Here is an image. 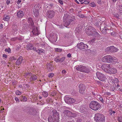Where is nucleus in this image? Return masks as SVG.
Returning <instances> with one entry per match:
<instances>
[{
	"mask_svg": "<svg viewBox=\"0 0 122 122\" xmlns=\"http://www.w3.org/2000/svg\"><path fill=\"white\" fill-rule=\"evenodd\" d=\"M110 64H103L101 66V68L105 71L107 73L109 69L111 68Z\"/></svg>",
	"mask_w": 122,
	"mask_h": 122,
	"instance_id": "obj_9",
	"label": "nucleus"
},
{
	"mask_svg": "<svg viewBox=\"0 0 122 122\" xmlns=\"http://www.w3.org/2000/svg\"><path fill=\"white\" fill-rule=\"evenodd\" d=\"M117 0H111L113 2L115 3V2Z\"/></svg>",
	"mask_w": 122,
	"mask_h": 122,
	"instance_id": "obj_61",
	"label": "nucleus"
},
{
	"mask_svg": "<svg viewBox=\"0 0 122 122\" xmlns=\"http://www.w3.org/2000/svg\"><path fill=\"white\" fill-rule=\"evenodd\" d=\"M54 74L53 73H51L48 74V76L50 78H52L54 76Z\"/></svg>",
	"mask_w": 122,
	"mask_h": 122,
	"instance_id": "obj_38",
	"label": "nucleus"
},
{
	"mask_svg": "<svg viewBox=\"0 0 122 122\" xmlns=\"http://www.w3.org/2000/svg\"><path fill=\"white\" fill-rule=\"evenodd\" d=\"M112 63L114 64H115L116 63H119L118 59L114 57H112Z\"/></svg>",
	"mask_w": 122,
	"mask_h": 122,
	"instance_id": "obj_23",
	"label": "nucleus"
},
{
	"mask_svg": "<svg viewBox=\"0 0 122 122\" xmlns=\"http://www.w3.org/2000/svg\"><path fill=\"white\" fill-rule=\"evenodd\" d=\"M47 66L48 70L50 72L51 71L54 69L53 65L51 62L49 64H47Z\"/></svg>",
	"mask_w": 122,
	"mask_h": 122,
	"instance_id": "obj_20",
	"label": "nucleus"
},
{
	"mask_svg": "<svg viewBox=\"0 0 122 122\" xmlns=\"http://www.w3.org/2000/svg\"><path fill=\"white\" fill-rule=\"evenodd\" d=\"M28 22L29 23H30L32 25L34 24V23L31 18H29L28 20Z\"/></svg>",
	"mask_w": 122,
	"mask_h": 122,
	"instance_id": "obj_30",
	"label": "nucleus"
},
{
	"mask_svg": "<svg viewBox=\"0 0 122 122\" xmlns=\"http://www.w3.org/2000/svg\"><path fill=\"white\" fill-rule=\"evenodd\" d=\"M77 70L82 72L88 73L90 72L89 69L87 67L82 65H78L75 67Z\"/></svg>",
	"mask_w": 122,
	"mask_h": 122,
	"instance_id": "obj_3",
	"label": "nucleus"
},
{
	"mask_svg": "<svg viewBox=\"0 0 122 122\" xmlns=\"http://www.w3.org/2000/svg\"><path fill=\"white\" fill-rule=\"evenodd\" d=\"M61 72L62 74H66V72L65 70H63Z\"/></svg>",
	"mask_w": 122,
	"mask_h": 122,
	"instance_id": "obj_47",
	"label": "nucleus"
},
{
	"mask_svg": "<svg viewBox=\"0 0 122 122\" xmlns=\"http://www.w3.org/2000/svg\"><path fill=\"white\" fill-rule=\"evenodd\" d=\"M5 51L10 53V52L11 50L9 48L8 49H5Z\"/></svg>",
	"mask_w": 122,
	"mask_h": 122,
	"instance_id": "obj_43",
	"label": "nucleus"
},
{
	"mask_svg": "<svg viewBox=\"0 0 122 122\" xmlns=\"http://www.w3.org/2000/svg\"><path fill=\"white\" fill-rule=\"evenodd\" d=\"M75 1L76 2L77 4H79V2L77 1V0H75Z\"/></svg>",
	"mask_w": 122,
	"mask_h": 122,
	"instance_id": "obj_63",
	"label": "nucleus"
},
{
	"mask_svg": "<svg viewBox=\"0 0 122 122\" xmlns=\"http://www.w3.org/2000/svg\"><path fill=\"white\" fill-rule=\"evenodd\" d=\"M3 57H5V58H7V56L5 54H4L3 55Z\"/></svg>",
	"mask_w": 122,
	"mask_h": 122,
	"instance_id": "obj_54",
	"label": "nucleus"
},
{
	"mask_svg": "<svg viewBox=\"0 0 122 122\" xmlns=\"http://www.w3.org/2000/svg\"><path fill=\"white\" fill-rule=\"evenodd\" d=\"M36 51L39 54H41L42 53H44L45 52V50L41 49H38V50H36Z\"/></svg>",
	"mask_w": 122,
	"mask_h": 122,
	"instance_id": "obj_25",
	"label": "nucleus"
},
{
	"mask_svg": "<svg viewBox=\"0 0 122 122\" xmlns=\"http://www.w3.org/2000/svg\"><path fill=\"white\" fill-rule=\"evenodd\" d=\"M16 94V95H20L21 94V92H20L19 91H17L15 92Z\"/></svg>",
	"mask_w": 122,
	"mask_h": 122,
	"instance_id": "obj_41",
	"label": "nucleus"
},
{
	"mask_svg": "<svg viewBox=\"0 0 122 122\" xmlns=\"http://www.w3.org/2000/svg\"><path fill=\"white\" fill-rule=\"evenodd\" d=\"M112 57L110 55H108L107 63H112Z\"/></svg>",
	"mask_w": 122,
	"mask_h": 122,
	"instance_id": "obj_29",
	"label": "nucleus"
},
{
	"mask_svg": "<svg viewBox=\"0 0 122 122\" xmlns=\"http://www.w3.org/2000/svg\"><path fill=\"white\" fill-rule=\"evenodd\" d=\"M67 56L68 57L70 58L71 56V55L70 53H69L67 54Z\"/></svg>",
	"mask_w": 122,
	"mask_h": 122,
	"instance_id": "obj_52",
	"label": "nucleus"
},
{
	"mask_svg": "<svg viewBox=\"0 0 122 122\" xmlns=\"http://www.w3.org/2000/svg\"><path fill=\"white\" fill-rule=\"evenodd\" d=\"M58 2L60 3L61 5H62L63 4V1L61 0H59L58 1Z\"/></svg>",
	"mask_w": 122,
	"mask_h": 122,
	"instance_id": "obj_50",
	"label": "nucleus"
},
{
	"mask_svg": "<svg viewBox=\"0 0 122 122\" xmlns=\"http://www.w3.org/2000/svg\"><path fill=\"white\" fill-rule=\"evenodd\" d=\"M59 10L60 12H62L63 10V8H59Z\"/></svg>",
	"mask_w": 122,
	"mask_h": 122,
	"instance_id": "obj_49",
	"label": "nucleus"
},
{
	"mask_svg": "<svg viewBox=\"0 0 122 122\" xmlns=\"http://www.w3.org/2000/svg\"><path fill=\"white\" fill-rule=\"evenodd\" d=\"M34 50L35 51L36 50V48L35 47H33V46L32 49Z\"/></svg>",
	"mask_w": 122,
	"mask_h": 122,
	"instance_id": "obj_59",
	"label": "nucleus"
},
{
	"mask_svg": "<svg viewBox=\"0 0 122 122\" xmlns=\"http://www.w3.org/2000/svg\"><path fill=\"white\" fill-rule=\"evenodd\" d=\"M12 32L14 33V34H16L18 32V30L17 29H14L13 30Z\"/></svg>",
	"mask_w": 122,
	"mask_h": 122,
	"instance_id": "obj_40",
	"label": "nucleus"
},
{
	"mask_svg": "<svg viewBox=\"0 0 122 122\" xmlns=\"http://www.w3.org/2000/svg\"><path fill=\"white\" fill-rule=\"evenodd\" d=\"M21 1V0H18V2L19 3H20Z\"/></svg>",
	"mask_w": 122,
	"mask_h": 122,
	"instance_id": "obj_64",
	"label": "nucleus"
},
{
	"mask_svg": "<svg viewBox=\"0 0 122 122\" xmlns=\"http://www.w3.org/2000/svg\"><path fill=\"white\" fill-rule=\"evenodd\" d=\"M79 92L81 94H83L84 93L86 89L85 85L82 84H80L79 86Z\"/></svg>",
	"mask_w": 122,
	"mask_h": 122,
	"instance_id": "obj_11",
	"label": "nucleus"
},
{
	"mask_svg": "<svg viewBox=\"0 0 122 122\" xmlns=\"http://www.w3.org/2000/svg\"><path fill=\"white\" fill-rule=\"evenodd\" d=\"M10 60L11 61L15 60L16 59V58L14 56L11 57L10 58Z\"/></svg>",
	"mask_w": 122,
	"mask_h": 122,
	"instance_id": "obj_35",
	"label": "nucleus"
},
{
	"mask_svg": "<svg viewBox=\"0 0 122 122\" xmlns=\"http://www.w3.org/2000/svg\"><path fill=\"white\" fill-rule=\"evenodd\" d=\"M64 24L65 26L67 27L70 24H72L73 21H74L75 18L73 16H71L68 14H65L63 17Z\"/></svg>",
	"mask_w": 122,
	"mask_h": 122,
	"instance_id": "obj_1",
	"label": "nucleus"
},
{
	"mask_svg": "<svg viewBox=\"0 0 122 122\" xmlns=\"http://www.w3.org/2000/svg\"><path fill=\"white\" fill-rule=\"evenodd\" d=\"M89 5L92 7H95L96 5L95 3L94 2H92L91 3H89Z\"/></svg>",
	"mask_w": 122,
	"mask_h": 122,
	"instance_id": "obj_34",
	"label": "nucleus"
},
{
	"mask_svg": "<svg viewBox=\"0 0 122 122\" xmlns=\"http://www.w3.org/2000/svg\"><path fill=\"white\" fill-rule=\"evenodd\" d=\"M78 16L81 18H83L84 17V15L80 13L78 14Z\"/></svg>",
	"mask_w": 122,
	"mask_h": 122,
	"instance_id": "obj_39",
	"label": "nucleus"
},
{
	"mask_svg": "<svg viewBox=\"0 0 122 122\" xmlns=\"http://www.w3.org/2000/svg\"><path fill=\"white\" fill-rule=\"evenodd\" d=\"M101 0H98L97 3L98 4H101Z\"/></svg>",
	"mask_w": 122,
	"mask_h": 122,
	"instance_id": "obj_53",
	"label": "nucleus"
},
{
	"mask_svg": "<svg viewBox=\"0 0 122 122\" xmlns=\"http://www.w3.org/2000/svg\"><path fill=\"white\" fill-rule=\"evenodd\" d=\"M10 19L9 16L7 15H5L3 17V20L5 21H9Z\"/></svg>",
	"mask_w": 122,
	"mask_h": 122,
	"instance_id": "obj_26",
	"label": "nucleus"
},
{
	"mask_svg": "<svg viewBox=\"0 0 122 122\" xmlns=\"http://www.w3.org/2000/svg\"><path fill=\"white\" fill-rule=\"evenodd\" d=\"M23 97V101L25 102L27 101V99L26 97Z\"/></svg>",
	"mask_w": 122,
	"mask_h": 122,
	"instance_id": "obj_48",
	"label": "nucleus"
},
{
	"mask_svg": "<svg viewBox=\"0 0 122 122\" xmlns=\"http://www.w3.org/2000/svg\"><path fill=\"white\" fill-rule=\"evenodd\" d=\"M15 100L17 102L18 101V102H19V100L18 98L17 97H15Z\"/></svg>",
	"mask_w": 122,
	"mask_h": 122,
	"instance_id": "obj_55",
	"label": "nucleus"
},
{
	"mask_svg": "<svg viewBox=\"0 0 122 122\" xmlns=\"http://www.w3.org/2000/svg\"><path fill=\"white\" fill-rule=\"evenodd\" d=\"M32 32L35 36H37L40 34L39 30L37 28L33 29L32 31Z\"/></svg>",
	"mask_w": 122,
	"mask_h": 122,
	"instance_id": "obj_19",
	"label": "nucleus"
},
{
	"mask_svg": "<svg viewBox=\"0 0 122 122\" xmlns=\"http://www.w3.org/2000/svg\"><path fill=\"white\" fill-rule=\"evenodd\" d=\"M34 15L36 17H37L39 15V12L38 9L36 8H34L33 10Z\"/></svg>",
	"mask_w": 122,
	"mask_h": 122,
	"instance_id": "obj_24",
	"label": "nucleus"
},
{
	"mask_svg": "<svg viewBox=\"0 0 122 122\" xmlns=\"http://www.w3.org/2000/svg\"><path fill=\"white\" fill-rule=\"evenodd\" d=\"M20 39L18 37H14L11 38V40L12 41H15L17 39Z\"/></svg>",
	"mask_w": 122,
	"mask_h": 122,
	"instance_id": "obj_33",
	"label": "nucleus"
},
{
	"mask_svg": "<svg viewBox=\"0 0 122 122\" xmlns=\"http://www.w3.org/2000/svg\"><path fill=\"white\" fill-rule=\"evenodd\" d=\"M97 77L102 81H104L106 79L105 76L103 74L98 72L96 73Z\"/></svg>",
	"mask_w": 122,
	"mask_h": 122,
	"instance_id": "obj_7",
	"label": "nucleus"
},
{
	"mask_svg": "<svg viewBox=\"0 0 122 122\" xmlns=\"http://www.w3.org/2000/svg\"><path fill=\"white\" fill-rule=\"evenodd\" d=\"M65 59V57H63L61 58H60V60L59 61V62H63Z\"/></svg>",
	"mask_w": 122,
	"mask_h": 122,
	"instance_id": "obj_36",
	"label": "nucleus"
},
{
	"mask_svg": "<svg viewBox=\"0 0 122 122\" xmlns=\"http://www.w3.org/2000/svg\"><path fill=\"white\" fill-rule=\"evenodd\" d=\"M115 33L114 32H113L111 33V34L112 35H115Z\"/></svg>",
	"mask_w": 122,
	"mask_h": 122,
	"instance_id": "obj_58",
	"label": "nucleus"
},
{
	"mask_svg": "<svg viewBox=\"0 0 122 122\" xmlns=\"http://www.w3.org/2000/svg\"><path fill=\"white\" fill-rule=\"evenodd\" d=\"M85 110V108L84 105L81 106L79 108V111L81 113H82Z\"/></svg>",
	"mask_w": 122,
	"mask_h": 122,
	"instance_id": "obj_27",
	"label": "nucleus"
},
{
	"mask_svg": "<svg viewBox=\"0 0 122 122\" xmlns=\"http://www.w3.org/2000/svg\"><path fill=\"white\" fill-rule=\"evenodd\" d=\"M55 14V12L53 10L48 11L47 13V16L49 18L53 17Z\"/></svg>",
	"mask_w": 122,
	"mask_h": 122,
	"instance_id": "obj_13",
	"label": "nucleus"
},
{
	"mask_svg": "<svg viewBox=\"0 0 122 122\" xmlns=\"http://www.w3.org/2000/svg\"><path fill=\"white\" fill-rule=\"evenodd\" d=\"M10 0H7L6 1V3L7 4H9L10 3Z\"/></svg>",
	"mask_w": 122,
	"mask_h": 122,
	"instance_id": "obj_56",
	"label": "nucleus"
},
{
	"mask_svg": "<svg viewBox=\"0 0 122 122\" xmlns=\"http://www.w3.org/2000/svg\"><path fill=\"white\" fill-rule=\"evenodd\" d=\"M95 29L91 26H89L88 27L86 28L85 30V32L89 36L93 35L94 32H95Z\"/></svg>",
	"mask_w": 122,
	"mask_h": 122,
	"instance_id": "obj_6",
	"label": "nucleus"
},
{
	"mask_svg": "<svg viewBox=\"0 0 122 122\" xmlns=\"http://www.w3.org/2000/svg\"><path fill=\"white\" fill-rule=\"evenodd\" d=\"M83 1V2H81V4H83V3L85 4H88L89 3L88 1H87L86 0H84Z\"/></svg>",
	"mask_w": 122,
	"mask_h": 122,
	"instance_id": "obj_44",
	"label": "nucleus"
},
{
	"mask_svg": "<svg viewBox=\"0 0 122 122\" xmlns=\"http://www.w3.org/2000/svg\"><path fill=\"white\" fill-rule=\"evenodd\" d=\"M63 114L64 115H66V116L72 117L75 116H76L75 114V116L73 115V114L72 112L67 110H65L64 111Z\"/></svg>",
	"mask_w": 122,
	"mask_h": 122,
	"instance_id": "obj_15",
	"label": "nucleus"
},
{
	"mask_svg": "<svg viewBox=\"0 0 122 122\" xmlns=\"http://www.w3.org/2000/svg\"><path fill=\"white\" fill-rule=\"evenodd\" d=\"M78 48L80 50L83 49H88V46L85 44L83 42H81L77 45Z\"/></svg>",
	"mask_w": 122,
	"mask_h": 122,
	"instance_id": "obj_10",
	"label": "nucleus"
},
{
	"mask_svg": "<svg viewBox=\"0 0 122 122\" xmlns=\"http://www.w3.org/2000/svg\"><path fill=\"white\" fill-rule=\"evenodd\" d=\"M117 72V71L116 68H109L108 70V71L107 72L108 73L112 74H114L116 73Z\"/></svg>",
	"mask_w": 122,
	"mask_h": 122,
	"instance_id": "obj_16",
	"label": "nucleus"
},
{
	"mask_svg": "<svg viewBox=\"0 0 122 122\" xmlns=\"http://www.w3.org/2000/svg\"><path fill=\"white\" fill-rule=\"evenodd\" d=\"M108 51L112 52H115L118 51V49L113 46H111L108 47L107 48Z\"/></svg>",
	"mask_w": 122,
	"mask_h": 122,
	"instance_id": "obj_14",
	"label": "nucleus"
},
{
	"mask_svg": "<svg viewBox=\"0 0 122 122\" xmlns=\"http://www.w3.org/2000/svg\"><path fill=\"white\" fill-rule=\"evenodd\" d=\"M118 120L119 122H122V117L119 118Z\"/></svg>",
	"mask_w": 122,
	"mask_h": 122,
	"instance_id": "obj_46",
	"label": "nucleus"
},
{
	"mask_svg": "<svg viewBox=\"0 0 122 122\" xmlns=\"http://www.w3.org/2000/svg\"><path fill=\"white\" fill-rule=\"evenodd\" d=\"M78 29H77L76 30H75V31L76 34V35H78L79 34H80L81 33V32H80V31H79L78 32Z\"/></svg>",
	"mask_w": 122,
	"mask_h": 122,
	"instance_id": "obj_42",
	"label": "nucleus"
},
{
	"mask_svg": "<svg viewBox=\"0 0 122 122\" xmlns=\"http://www.w3.org/2000/svg\"><path fill=\"white\" fill-rule=\"evenodd\" d=\"M94 119L95 121L97 122H104L105 121V117L104 115L98 113L95 114Z\"/></svg>",
	"mask_w": 122,
	"mask_h": 122,
	"instance_id": "obj_5",
	"label": "nucleus"
},
{
	"mask_svg": "<svg viewBox=\"0 0 122 122\" xmlns=\"http://www.w3.org/2000/svg\"><path fill=\"white\" fill-rule=\"evenodd\" d=\"M90 107L92 110L96 111L99 109L100 107V104L97 102L92 101L90 103Z\"/></svg>",
	"mask_w": 122,
	"mask_h": 122,
	"instance_id": "obj_4",
	"label": "nucleus"
},
{
	"mask_svg": "<svg viewBox=\"0 0 122 122\" xmlns=\"http://www.w3.org/2000/svg\"><path fill=\"white\" fill-rule=\"evenodd\" d=\"M65 101L66 103L68 104L74 103L76 102L75 99L68 97H66L65 98Z\"/></svg>",
	"mask_w": 122,
	"mask_h": 122,
	"instance_id": "obj_8",
	"label": "nucleus"
},
{
	"mask_svg": "<svg viewBox=\"0 0 122 122\" xmlns=\"http://www.w3.org/2000/svg\"><path fill=\"white\" fill-rule=\"evenodd\" d=\"M28 74L30 76V81H35L37 79V77L35 75H33L31 73H28Z\"/></svg>",
	"mask_w": 122,
	"mask_h": 122,
	"instance_id": "obj_18",
	"label": "nucleus"
},
{
	"mask_svg": "<svg viewBox=\"0 0 122 122\" xmlns=\"http://www.w3.org/2000/svg\"><path fill=\"white\" fill-rule=\"evenodd\" d=\"M53 115L51 117H49L48 119L49 121L51 122H58L59 120V114L56 110L52 111Z\"/></svg>",
	"mask_w": 122,
	"mask_h": 122,
	"instance_id": "obj_2",
	"label": "nucleus"
},
{
	"mask_svg": "<svg viewBox=\"0 0 122 122\" xmlns=\"http://www.w3.org/2000/svg\"><path fill=\"white\" fill-rule=\"evenodd\" d=\"M85 117V116L82 114L81 115L80 117L77 119L76 122H83Z\"/></svg>",
	"mask_w": 122,
	"mask_h": 122,
	"instance_id": "obj_17",
	"label": "nucleus"
},
{
	"mask_svg": "<svg viewBox=\"0 0 122 122\" xmlns=\"http://www.w3.org/2000/svg\"><path fill=\"white\" fill-rule=\"evenodd\" d=\"M56 51L61 52L62 51V50L60 49L56 48L55 49Z\"/></svg>",
	"mask_w": 122,
	"mask_h": 122,
	"instance_id": "obj_45",
	"label": "nucleus"
},
{
	"mask_svg": "<svg viewBox=\"0 0 122 122\" xmlns=\"http://www.w3.org/2000/svg\"><path fill=\"white\" fill-rule=\"evenodd\" d=\"M24 13L23 12L21 11H18L17 14V16L20 18H22L24 16Z\"/></svg>",
	"mask_w": 122,
	"mask_h": 122,
	"instance_id": "obj_22",
	"label": "nucleus"
},
{
	"mask_svg": "<svg viewBox=\"0 0 122 122\" xmlns=\"http://www.w3.org/2000/svg\"><path fill=\"white\" fill-rule=\"evenodd\" d=\"M33 46L31 45H28L27 46L26 49L27 50H32Z\"/></svg>",
	"mask_w": 122,
	"mask_h": 122,
	"instance_id": "obj_31",
	"label": "nucleus"
},
{
	"mask_svg": "<svg viewBox=\"0 0 122 122\" xmlns=\"http://www.w3.org/2000/svg\"><path fill=\"white\" fill-rule=\"evenodd\" d=\"M100 100L102 102H104V100L103 98L102 97L100 98Z\"/></svg>",
	"mask_w": 122,
	"mask_h": 122,
	"instance_id": "obj_51",
	"label": "nucleus"
},
{
	"mask_svg": "<svg viewBox=\"0 0 122 122\" xmlns=\"http://www.w3.org/2000/svg\"><path fill=\"white\" fill-rule=\"evenodd\" d=\"M23 60V58L22 56H20L17 60L16 62V64L17 65H19L21 63Z\"/></svg>",
	"mask_w": 122,
	"mask_h": 122,
	"instance_id": "obj_21",
	"label": "nucleus"
},
{
	"mask_svg": "<svg viewBox=\"0 0 122 122\" xmlns=\"http://www.w3.org/2000/svg\"><path fill=\"white\" fill-rule=\"evenodd\" d=\"M3 25L2 24H0V29H1L2 28Z\"/></svg>",
	"mask_w": 122,
	"mask_h": 122,
	"instance_id": "obj_57",
	"label": "nucleus"
},
{
	"mask_svg": "<svg viewBox=\"0 0 122 122\" xmlns=\"http://www.w3.org/2000/svg\"><path fill=\"white\" fill-rule=\"evenodd\" d=\"M120 9H119V10H120V12L121 13H122V8H120Z\"/></svg>",
	"mask_w": 122,
	"mask_h": 122,
	"instance_id": "obj_62",
	"label": "nucleus"
},
{
	"mask_svg": "<svg viewBox=\"0 0 122 122\" xmlns=\"http://www.w3.org/2000/svg\"><path fill=\"white\" fill-rule=\"evenodd\" d=\"M42 95L45 97H46L48 96V94L47 92L44 91L42 93Z\"/></svg>",
	"mask_w": 122,
	"mask_h": 122,
	"instance_id": "obj_32",
	"label": "nucleus"
},
{
	"mask_svg": "<svg viewBox=\"0 0 122 122\" xmlns=\"http://www.w3.org/2000/svg\"><path fill=\"white\" fill-rule=\"evenodd\" d=\"M26 112L27 113L29 114L34 115L36 114V111L33 109L29 108L27 110Z\"/></svg>",
	"mask_w": 122,
	"mask_h": 122,
	"instance_id": "obj_12",
	"label": "nucleus"
},
{
	"mask_svg": "<svg viewBox=\"0 0 122 122\" xmlns=\"http://www.w3.org/2000/svg\"><path fill=\"white\" fill-rule=\"evenodd\" d=\"M72 114H73V115L74 116H75V114L76 116H72V117H75L76 116V114L74 113H72Z\"/></svg>",
	"mask_w": 122,
	"mask_h": 122,
	"instance_id": "obj_60",
	"label": "nucleus"
},
{
	"mask_svg": "<svg viewBox=\"0 0 122 122\" xmlns=\"http://www.w3.org/2000/svg\"><path fill=\"white\" fill-rule=\"evenodd\" d=\"M59 60L60 58L59 56L56 57L55 59V61L56 62H59Z\"/></svg>",
	"mask_w": 122,
	"mask_h": 122,
	"instance_id": "obj_37",
	"label": "nucleus"
},
{
	"mask_svg": "<svg viewBox=\"0 0 122 122\" xmlns=\"http://www.w3.org/2000/svg\"><path fill=\"white\" fill-rule=\"evenodd\" d=\"M108 55L105 56L103 57L102 59V61L105 62H107Z\"/></svg>",
	"mask_w": 122,
	"mask_h": 122,
	"instance_id": "obj_28",
	"label": "nucleus"
}]
</instances>
